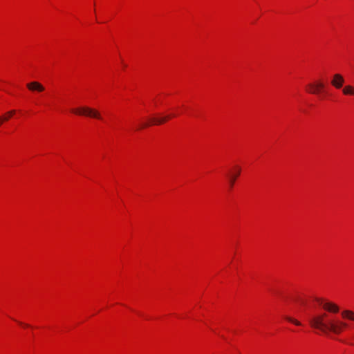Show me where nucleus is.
Instances as JSON below:
<instances>
[{
  "mask_svg": "<svg viewBox=\"0 0 354 354\" xmlns=\"http://www.w3.org/2000/svg\"><path fill=\"white\" fill-rule=\"evenodd\" d=\"M328 315L322 313L314 315L309 319L310 326L323 332L330 331L334 334L342 333L347 327L348 324L338 319H327Z\"/></svg>",
  "mask_w": 354,
  "mask_h": 354,
  "instance_id": "obj_1",
  "label": "nucleus"
},
{
  "mask_svg": "<svg viewBox=\"0 0 354 354\" xmlns=\"http://www.w3.org/2000/svg\"><path fill=\"white\" fill-rule=\"evenodd\" d=\"M71 111L73 113L80 115L88 116V117L99 119V120L102 119L100 113L97 110L88 107V106H82V107H79L77 109H71Z\"/></svg>",
  "mask_w": 354,
  "mask_h": 354,
  "instance_id": "obj_2",
  "label": "nucleus"
},
{
  "mask_svg": "<svg viewBox=\"0 0 354 354\" xmlns=\"http://www.w3.org/2000/svg\"><path fill=\"white\" fill-rule=\"evenodd\" d=\"M309 93L312 94H319L325 88V85L322 82H317L314 84H310L308 85Z\"/></svg>",
  "mask_w": 354,
  "mask_h": 354,
  "instance_id": "obj_3",
  "label": "nucleus"
},
{
  "mask_svg": "<svg viewBox=\"0 0 354 354\" xmlns=\"http://www.w3.org/2000/svg\"><path fill=\"white\" fill-rule=\"evenodd\" d=\"M344 83V77L339 74L336 73L333 76V79L331 80V84L337 89L341 88L343 86Z\"/></svg>",
  "mask_w": 354,
  "mask_h": 354,
  "instance_id": "obj_4",
  "label": "nucleus"
},
{
  "mask_svg": "<svg viewBox=\"0 0 354 354\" xmlns=\"http://www.w3.org/2000/svg\"><path fill=\"white\" fill-rule=\"evenodd\" d=\"M27 88L32 92L41 93L45 90L44 86L37 81L30 82L27 84Z\"/></svg>",
  "mask_w": 354,
  "mask_h": 354,
  "instance_id": "obj_5",
  "label": "nucleus"
},
{
  "mask_svg": "<svg viewBox=\"0 0 354 354\" xmlns=\"http://www.w3.org/2000/svg\"><path fill=\"white\" fill-rule=\"evenodd\" d=\"M171 116H167L162 118H151L150 120V123H142L141 125L138 127V129L147 127L151 124H161L164 122H165L168 119H169Z\"/></svg>",
  "mask_w": 354,
  "mask_h": 354,
  "instance_id": "obj_6",
  "label": "nucleus"
},
{
  "mask_svg": "<svg viewBox=\"0 0 354 354\" xmlns=\"http://www.w3.org/2000/svg\"><path fill=\"white\" fill-rule=\"evenodd\" d=\"M234 173H231L229 174V184L230 188H232L234 183L236 180V178L239 176L241 173V167L239 166H236L234 167Z\"/></svg>",
  "mask_w": 354,
  "mask_h": 354,
  "instance_id": "obj_7",
  "label": "nucleus"
},
{
  "mask_svg": "<svg viewBox=\"0 0 354 354\" xmlns=\"http://www.w3.org/2000/svg\"><path fill=\"white\" fill-rule=\"evenodd\" d=\"M323 308L326 310L330 313H336L339 311V307L336 304L331 302H325L323 304Z\"/></svg>",
  "mask_w": 354,
  "mask_h": 354,
  "instance_id": "obj_8",
  "label": "nucleus"
},
{
  "mask_svg": "<svg viewBox=\"0 0 354 354\" xmlns=\"http://www.w3.org/2000/svg\"><path fill=\"white\" fill-rule=\"evenodd\" d=\"M342 93L345 95H354V86L346 85L342 89Z\"/></svg>",
  "mask_w": 354,
  "mask_h": 354,
  "instance_id": "obj_9",
  "label": "nucleus"
},
{
  "mask_svg": "<svg viewBox=\"0 0 354 354\" xmlns=\"http://www.w3.org/2000/svg\"><path fill=\"white\" fill-rule=\"evenodd\" d=\"M342 316L343 318L348 319L349 320L354 321V312L345 310L342 312Z\"/></svg>",
  "mask_w": 354,
  "mask_h": 354,
  "instance_id": "obj_10",
  "label": "nucleus"
},
{
  "mask_svg": "<svg viewBox=\"0 0 354 354\" xmlns=\"http://www.w3.org/2000/svg\"><path fill=\"white\" fill-rule=\"evenodd\" d=\"M15 113V110L10 111L6 115L0 117V122L2 124L3 122H6L9 120V118L12 116Z\"/></svg>",
  "mask_w": 354,
  "mask_h": 354,
  "instance_id": "obj_11",
  "label": "nucleus"
},
{
  "mask_svg": "<svg viewBox=\"0 0 354 354\" xmlns=\"http://www.w3.org/2000/svg\"><path fill=\"white\" fill-rule=\"evenodd\" d=\"M285 319L287 321H288V322L295 324L296 326H300L301 325V322H300L297 321V319H295L292 318L291 317L286 316Z\"/></svg>",
  "mask_w": 354,
  "mask_h": 354,
  "instance_id": "obj_12",
  "label": "nucleus"
},
{
  "mask_svg": "<svg viewBox=\"0 0 354 354\" xmlns=\"http://www.w3.org/2000/svg\"><path fill=\"white\" fill-rule=\"evenodd\" d=\"M315 301L319 304V305H322L323 306V304H324L325 302L324 301V300L321 298H315Z\"/></svg>",
  "mask_w": 354,
  "mask_h": 354,
  "instance_id": "obj_13",
  "label": "nucleus"
}]
</instances>
